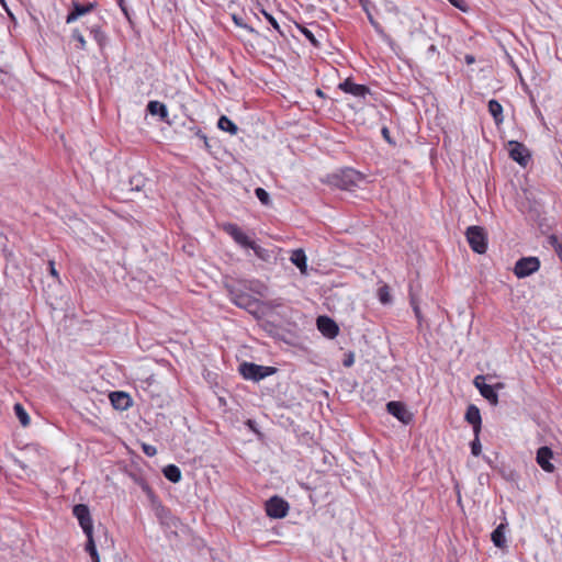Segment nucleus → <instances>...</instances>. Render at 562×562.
Masks as SVG:
<instances>
[{"label":"nucleus","instance_id":"obj_1","mask_svg":"<svg viewBox=\"0 0 562 562\" xmlns=\"http://www.w3.org/2000/svg\"><path fill=\"white\" fill-rule=\"evenodd\" d=\"M225 289L231 301L248 312H254L258 306V300L252 297L248 291L262 295V284L258 281L236 280L225 283Z\"/></svg>","mask_w":562,"mask_h":562},{"label":"nucleus","instance_id":"obj_2","mask_svg":"<svg viewBox=\"0 0 562 562\" xmlns=\"http://www.w3.org/2000/svg\"><path fill=\"white\" fill-rule=\"evenodd\" d=\"M72 516L77 518L79 526L87 537L85 547L86 551L89 553L92 562H100V557L93 539V520L89 507L85 504H77L72 506Z\"/></svg>","mask_w":562,"mask_h":562},{"label":"nucleus","instance_id":"obj_3","mask_svg":"<svg viewBox=\"0 0 562 562\" xmlns=\"http://www.w3.org/2000/svg\"><path fill=\"white\" fill-rule=\"evenodd\" d=\"M223 231L240 247L251 249L259 259L267 261L270 258L269 250L256 244L237 224L225 223Z\"/></svg>","mask_w":562,"mask_h":562},{"label":"nucleus","instance_id":"obj_4","mask_svg":"<svg viewBox=\"0 0 562 562\" xmlns=\"http://www.w3.org/2000/svg\"><path fill=\"white\" fill-rule=\"evenodd\" d=\"M361 181L363 176L352 168H346L329 176V183L341 190H352Z\"/></svg>","mask_w":562,"mask_h":562},{"label":"nucleus","instance_id":"obj_5","mask_svg":"<svg viewBox=\"0 0 562 562\" xmlns=\"http://www.w3.org/2000/svg\"><path fill=\"white\" fill-rule=\"evenodd\" d=\"M239 373L245 380L258 382L277 372V368L256 364L254 362H243L239 366Z\"/></svg>","mask_w":562,"mask_h":562},{"label":"nucleus","instance_id":"obj_6","mask_svg":"<svg viewBox=\"0 0 562 562\" xmlns=\"http://www.w3.org/2000/svg\"><path fill=\"white\" fill-rule=\"evenodd\" d=\"M467 239L473 251L484 254L487 249V237L485 231L481 226H470L467 229Z\"/></svg>","mask_w":562,"mask_h":562},{"label":"nucleus","instance_id":"obj_7","mask_svg":"<svg viewBox=\"0 0 562 562\" xmlns=\"http://www.w3.org/2000/svg\"><path fill=\"white\" fill-rule=\"evenodd\" d=\"M540 260L537 257H522L516 261L514 273L517 278L522 279L538 271Z\"/></svg>","mask_w":562,"mask_h":562},{"label":"nucleus","instance_id":"obj_8","mask_svg":"<svg viewBox=\"0 0 562 562\" xmlns=\"http://www.w3.org/2000/svg\"><path fill=\"white\" fill-rule=\"evenodd\" d=\"M508 151L509 157L522 167H526L531 159L528 148L517 140L508 142Z\"/></svg>","mask_w":562,"mask_h":562},{"label":"nucleus","instance_id":"obj_9","mask_svg":"<svg viewBox=\"0 0 562 562\" xmlns=\"http://www.w3.org/2000/svg\"><path fill=\"white\" fill-rule=\"evenodd\" d=\"M289 504L279 496H272L266 503V513L271 518H283L288 515Z\"/></svg>","mask_w":562,"mask_h":562},{"label":"nucleus","instance_id":"obj_10","mask_svg":"<svg viewBox=\"0 0 562 562\" xmlns=\"http://www.w3.org/2000/svg\"><path fill=\"white\" fill-rule=\"evenodd\" d=\"M389 414L397 418L401 423L408 425L413 422V414L407 409L406 405L398 401H391L386 404Z\"/></svg>","mask_w":562,"mask_h":562},{"label":"nucleus","instance_id":"obj_11","mask_svg":"<svg viewBox=\"0 0 562 562\" xmlns=\"http://www.w3.org/2000/svg\"><path fill=\"white\" fill-rule=\"evenodd\" d=\"M552 459L553 451L551 448L543 446L538 449L536 461L539 464V467L548 473H552L555 469L553 463L551 462Z\"/></svg>","mask_w":562,"mask_h":562},{"label":"nucleus","instance_id":"obj_12","mask_svg":"<svg viewBox=\"0 0 562 562\" xmlns=\"http://www.w3.org/2000/svg\"><path fill=\"white\" fill-rule=\"evenodd\" d=\"M338 88L345 93L352 94L358 98H364L370 93L369 87L364 85H358L351 81L350 79H346L341 83H339Z\"/></svg>","mask_w":562,"mask_h":562},{"label":"nucleus","instance_id":"obj_13","mask_svg":"<svg viewBox=\"0 0 562 562\" xmlns=\"http://www.w3.org/2000/svg\"><path fill=\"white\" fill-rule=\"evenodd\" d=\"M317 328L328 338H335L339 333L338 325L328 316H318Z\"/></svg>","mask_w":562,"mask_h":562},{"label":"nucleus","instance_id":"obj_14","mask_svg":"<svg viewBox=\"0 0 562 562\" xmlns=\"http://www.w3.org/2000/svg\"><path fill=\"white\" fill-rule=\"evenodd\" d=\"M464 418L469 424L473 426L474 435H480L482 427L480 409L473 404L469 405Z\"/></svg>","mask_w":562,"mask_h":562},{"label":"nucleus","instance_id":"obj_15","mask_svg":"<svg viewBox=\"0 0 562 562\" xmlns=\"http://www.w3.org/2000/svg\"><path fill=\"white\" fill-rule=\"evenodd\" d=\"M110 401H111L112 406L115 409H120V411L127 409L132 404L131 396L127 393L121 392V391L112 392L110 394Z\"/></svg>","mask_w":562,"mask_h":562},{"label":"nucleus","instance_id":"obj_16","mask_svg":"<svg viewBox=\"0 0 562 562\" xmlns=\"http://www.w3.org/2000/svg\"><path fill=\"white\" fill-rule=\"evenodd\" d=\"M97 7L95 1H88L87 3H79L72 1V21L92 12Z\"/></svg>","mask_w":562,"mask_h":562},{"label":"nucleus","instance_id":"obj_17","mask_svg":"<svg viewBox=\"0 0 562 562\" xmlns=\"http://www.w3.org/2000/svg\"><path fill=\"white\" fill-rule=\"evenodd\" d=\"M506 525L501 524L498 525L491 535V540L493 541L494 546L503 549L506 547L507 540L505 536Z\"/></svg>","mask_w":562,"mask_h":562},{"label":"nucleus","instance_id":"obj_18","mask_svg":"<svg viewBox=\"0 0 562 562\" xmlns=\"http://www.w3.org/2000/svg\"><path fill=\"white\" fill-rule=\"evenodd\" d=\"M147 111L151 115H158L161 121H167L168 110L164 103L159 101H149L147 104Z\"/></svg>","mask_w":562,"mask_h":562},{"label":"nucleus","instance_id":"obj_19","mask_svg":"<svg viewBox=\"0 0 562 562\" xmlns=\"http://www.w3.org/2000/svg\"><path fill=\"white\" fill-rule=\"evenodd\" d=\"M291 262L296 266L302 273L306 272L307 258L303 249H295L290 257Z\"/></svg>","mask_w":562,"mask_h":562},{"label":"nucleus","instance_id":"obj_20","mask_svg":"<svg viewBox=\"0 0 562 562\" xmlns=\"http://www.w3.org/2000/svg\"><path fill=\"white\" fill-rule=\"evenodd\" d=\"M488 112L493 116L495 124L498 126L504 122V115H503V106L502 104L495 100L492 99L488 101Z\"/></svg>","mask_w":562,"mask_h":562},{"label":"nucleus","instance_id":"obj_21","mask_svg":"<svg viewBox=\"0 0 562 562\" xmlns=\"http://www.w3.org/2000/svg\"><path fill=\"white\" fill-rule=\"evenodd\" d=\"M88 29L90 31V34L93 36L94 41L99 45H103V43L105 41V35L101 31L100 18H95L94 21L88 26Z\"/></svg>","mask_w":562,"mask_h":562},{"label":"nucleus","instance_id":"obj_22","mask_svg":"<svg viewBox=\"0 0 562 562\" xmlns=\"http://www.w3.org/2000/svg\"><path fill=\"white\" fill-rule=\"evenodd\" d=\"M217 127L231 135H236L238 132L237 125L226 115H222L217 121Z\"/></svg>","mask_w":562,"mask_h":562},{"label":"nucleus","instance_id":"obj_23","mask_svg":"<svg viewBox=\"0 0 562 562\" xmlns=\"http://www.w3.org/2000/svg\"><path fill=\"white\" fill-rule=\"evenodd\" d=\"M162 473L167 480L178 483L181 480V471L175 464H168L164 468Z\"/></svg>","mask_w":562,"mask_h":562},{"label":"nucleus","instance_id":"obj_24","mask_svg":"<svg viewBox=\"0 0 562 562\" xmlns=\"http://www.w3.org/2000/svg\"><path fill=\"white\" fill-rule=\"evenodd\" d=\"M480 394L490 402L491 405L496 406L498 404V394L492 385H484L481 387Z\"/></svg>","mask_w":562,"mask_h":562},{"label":"nucleus","instance_id":"obj_25","mask_svg":"<svg viewBox=\"0 0 562 562\" xmlns=\"http://www.w3.org/2000/svg\"><path fill=\"white\" fill-rule=\"evenodd\" d=\"M13 409L21 425L23 427H27L31 423V418L26 411L24 409V407L22 406V404L15 403Z\"/></svg>","mask_w":562,"mask_h":562},{"label":"nucleus","instance_id":"obj_26","mask_svg":"<svg viewBox=\"0 0 562 562\" xmlns=\"http://www.w3.org/2000/svg\"><path fill=\"white\" fill-rule=\"evenodd\" d=\"M378 299L384 305L392 303L391 290L387 284H383L378 289Z\"/></svg>","mask_w":562,"mask_h":562},{"label":"nucleus","instance_id":"obj_27","mask_svg":"<svg viewBox=\"0 0 562 562\" xmlns=\"http://www.w3.org/2000/svg\"><path fill=\"white\" fill-rule=\"evenodd\" d=\"M131 191H140L145 186V179L142 175H135L130 179Z\"/></svg>","mask_w":562,"mask_h":562},{"label":"nucleus","instance_id":"obj_28","mask_svg":"<svg viewBox=\"0 0 562 562\" xmlns=\"http://www.w3.org/2000/svg\"><path fill=\"white\" fill-rule=\"evenodd\" d=\"M362 7H363V10H364V12H366V14H367V18H368V20H369L370 24L373 26V29L375 30V32H378V33L382 34V33H383V27H382V25H381V24H380V23H379V22L373 18V15H372V13L370 12V10H369V8H368V5H367V4H364V3H363V4H362Z\"/></svg>","mask_w":562,"mask_h":562},{"label":"nucleus","instance_id":"obj_29","mask_svg":"<svg viewBox=\"0 0 562 562\" xmlns=\"http://www.w3.org/2000/svg\"><path fill=\"white\" fill-rule=\"evenodd\" d=\"M255 194L263 205H270L271 199L269 193L263 188H257Z\"/></svg>","mask_w":562,"mask_h":562},{"label":"nucleus","instance_id":"obj_30","mask_svg":"<svg viewBox=\"0 0 562 562\" xmlns=\"http://www.w3.org/2000/svg\"><path fill=\"white\" fill-rule=\"evenodd\" d=\"M549 244L553 247L558 257L562 261V243L559 240V238L555 235H551V236H549Z\"/></svg>","mask_w":562,"mask_h":562},{"label":"nucleus","instance_id":"obj_31","mask_svg":"<svg viewBox=\"0 0 562 562\" xmlns=\"http://www.w3.org/2000/svg\"><path fill=\"white\" fill-rule=\"evenodd\" d=\"M191 131L193 132L194 136L198 137L200 140L203 142L204 148L206 150L211 149V146L209 144L207 136L198 127H192Z\"/></svg>","mask_w":562,"mask_h":562},{"label":"nucleus","instance_id":"obj_32","mask_svg":"<svg viewBox=\"0 0 562 562\" xmlns=\"http://www.w3.org/2000/svg\"><path fill=\"white\" fill-rule=\"evenodd\" d=\"M480 435H474V439L471 441L470 446H471V452L473 456L477 457L481 454V451H482V445H481V441H480Z\"/></svg>","mask_w":562,"mask_h":562},{"label":"nucleus","instance_id":"obj_33","mask_svg":"<svg viewBox=\"0 0 562 562\" xmlns=\"http://www.w3.org/2000/svg\"><path fill=\"white\" fill-rule=\"evenodd\" d=\"M411 306L414 311V314L418 321V324L420 325L422 324V321H423V317H422V312H420V308H419V305H418V302L416 300V297L414 295H411Z\"/></svg>","mask_w":562,"mask_h":562},{"label":"nucleus","instance_id":"obj_34","mask_svg":"<svg viewBox=\"0 0 562 562\" xmlns=\"http://www.w3.org/2000/svg\"><path fill=\"white\" fill-rule=\"evenodd\" d=\"M301 32L315 47L319 45L312 31L306 27H301Z\"/></svg>","mask_w":562,"mask_h":562},{"label":"nucleus","instance_id":"obj_35","mask_svg":"<svg viewBox=\"0 0 562 562\" xmlns=\"http://www.w3.org/2000/svg\"><path fill=\"white\" fill-rule=\"evenodd\" d=\"M262 13H263L265 18L267 19V21L272 25V27L274 30H277L281 35H284L283 32L281 31L280 25L277 22V20L266 11H262Z\"/></svg>","mask_w":562,"mask_h":562},{"label":"nucleus","instance_id":"obj_36","mask_svg":"<svg viewBox=\"0 0 562 562\" xmlns=\"http://www.w3.org/2000/svg\"><path fill=\"white\" fill-rule=\"evenodd\" d=\"M473 384L475 385V387L481 392V387H483L484 385H487L485 383V376L484 375H476L473 380Z\"/></svg>","mask_w":562,"mask_h":562},{"label":"nucleus","instance_id":"obj_37","mask_svg":"<svg viewBox=\"0 0 562 562\" xmlns=\"http://www.w3.org/2000/svg\"><path fill=\"white\" fill-rule=\"evenodd\" d=\"M143 451L148 457H154L157 453V449L154 446L147 443L143 445Z\"/></svg>","mask_w":562,"mask_h":562},{"label":"nucleus","instance_id":"obj_38","mask_svg":"<svg viewBox=\"0 0 562 562\" xmlns=\"http://www.w3.org/2000/svg\"><path fill=\"white\" fill-rule=\"evenodd\" d=\"M453 7L458 8L459 10L465 12L467 11V4L464 0H448Z\"/></svg>","mask_w":562,"mask_h":562},{"label":"nucleus","instance_id":"obj_39","mask_svg":"<svg viewBox=\"0 0 562 562\" xmlns=\"http://www.w3.org/2000/svg\"><path fill=\"white\" fill-rule=\"evenodd\" d=\"M381 133H382V136L383 138L391 145H394L395 142L392 139L391 137V134H390V130L386 127V126H383L382 130H381Z\"/></svg>","mask_w":562,"mask_h":562},{"label":"nucleus","instance_id":"obj_40","mask_svg":"<svg viewBox=\"0 0 562 562\" xmlns=\"http://www.w3.org/2000/svg\"><path fill=\"white\" fill-rule=\"evenodd\" d=\"M117 4H119L120 9L122 10L123 14L125 15V18L128 21H131L130 12H128L127 5L125 4V1L124 0H117Z\"/></svg>","mask_w":562,"mask_h":562},{"label":"nucleus","instance_id":"obj_41","mask_svg":"<svg viewBox=\"0 0 562 562\" xmlns=\"http://www.w3.org/2000/svg\"><path fill=\"white\" fill-rule=\"evenodd\" d=\"M72 37L78 41L80 48H82V49L86 48V41L80 33L72 32Z\"/></svg>","mask_w":562,"mask_h":562},{"label":"nucleus","instance_id":"obj_42","mask_svg":"<svg viewBox=\"0 0 562 562\" xmlns=\"http://www.w3.org/2000/svg\"><path fill=\"white\" fill-rule=\"evenodd\" d=\"M233 21L237 26L246 27V25L243 23V19L236 14L233 15Z\"/></svg>","mask_w":562,"mask_h":562},{"label":"nucleus","instance_id":"obj_43","mask_svg":"<svg viewBox=\"0 0 562 562\" xmlns=\"http://www.w3.org/2000/svg\"><path fill=\"white\" fill-rule=\"evenodd\" d=\"M435 54H438V49L436 45L431 44L427 49V55L432 56Z\"/></svg>","mask_w":562,"mask_h":562},{"label":"nucleus","instance_id":"obj_44","mask_svg":"<svg viewBox=\"0 0 562 562\" xmlns=\"http://www.w3.org/2000/svg\"><path fill=\"white\" fill-rule=\"evenodd\" d=\"M464 60L468 65H471L475 61V58L473 55H465Z\"/></svg>","mask_w":562,"mask_h":562},{"label":"nucleus","instance_id":"obj_45","mask_svg":"<svg viewBox=\"0 0 562 562\" xmlns=\"http://www.w3.org/2000/svg\"><path fill=\"white\" fill-rule=\"evenodd\" d=\"M15 463L23 470L27 468V465L21 460L15 459Z\"/></svg>","mask_w":562,"mask_h":562},{"label":"nucleus","instance_id":"obj_46","mask_svg":"<svg viewBox=\"0 0 562 562\" xmlns=\"http://www.w3.org/2000/svg\"><path fill=\"white\" fill-rule=\"evenodd\" d=\"M352 362H353V359L350 357L349 359H347V360H345V361H344V364H345L346 367H349V366H351V364H352Z\"/></svg>","mask_w":562,"mask_h":562},{"label":"nucleus","instance_id":"obj_47","mask_svg":"<svg viewBox=\"0 0 562 562\" xmlns=\"http://www.w3.org/2000/svg\"><path fill=\"white\" fill-rule=\"evenodd\" d=\"M503 387H504V384H503V383H501V382H499V383H496V384L494 385L495 391H496V390H501V389H503Z\"/></svg>","mask_w":562,"mask_h":562},{"label":"nucleus","instance_id":"obj_48","mask_svg":"<svg viewBox=\"0 0 562 562\" xmlns=\"http://www.w3.org/2000/svg\"><path fill=\"white\" fill-rule=\"evenodd\" d=\"M8 74L3 70H0V80H3V78L7 76Z\"/></svg>","mask_w":562,"mask_h":562},{"label":"nucleus","instance_id":"obj_49","mask_svg":"<svg viewBox=\"0 0 562 562\" xmlns=\"http://www.w3.org/2000/svg\"><path fill=\"white\" fill-rule=\"evenodd\" d=\"M66 23H70V11H68L66 15Z\"/></svg>","mask_w":562,"mask_h":562},{"label":"nucleus","instance_id":"obj_50","mask_svg":"<svg viewBox=\"0 0 562 562\" xmlns=\"http://www.w3.org/2000/svg\"><path fill=\"white\" fill-rule=\"evenodd\" d=\"M59 138H60V140L64 143V145H66V143H65V135H64V134H60V135H59Z\"/></svg>","mask_w":562,"mask_h":562}]
</instances>
